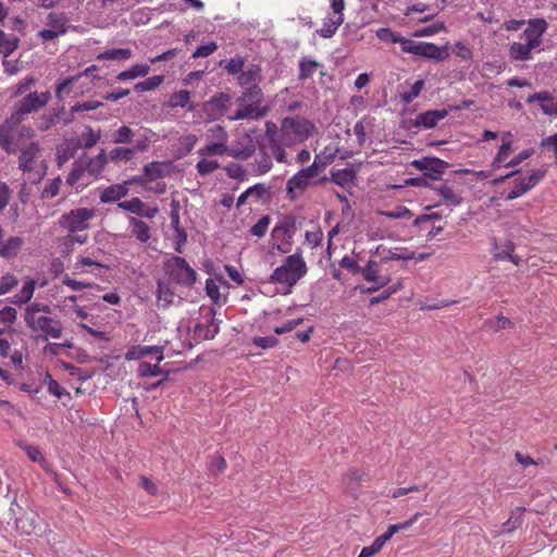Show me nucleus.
<instances>
[{
    "mask_svg": "<svg viewBox=\"0 0 557 557\" xmlns=\"http://www.w3.org/2000/svg\"><path fill=\"white\" fill-rule=\"evenodd\" d=\"M548 28L544 18H531L527 27L519 36L518 41L509 46V55L516 61H528L532 59L534 51H540L543 44V36Z\"/></svg>",
    "mask_w": 557,
    "mask_h": 557,
    "instance_id": "1",
    "label": "nucleus"
},
{
    "mask_svg": "<svg viewBox=\"0 0 557 557\" xmlns=\"http://www.w3.org/2000/svg\"><path fill=\"white\" fill-rule=\"evenodd\" d=\"M363 278L364 284L355 286V290L360 289L361 293H370L380 289L391 282V277L384 272L383 267L376 262L370 261L366 268L359 269L350 261V277Z\"/></svg>",
    "mask_w": 557,
    "mask_h": 557,
    "instance_id": "2",
    "label": "nucleus"
},
{
    "mask_svg": "<svg viewBox=\"0 0 557 557\" xmlns=\"http://www.w3.org/2000/svg\"><path fill=\"white\" fill-rule=\"evenodd\" d=\"M307 273V265L300 253L296 252L288 256L284 263L276 268L270 282L275 284H286L288 287L294 286Z\"/></svg>",
    "mask_w": 557,
    "mask_h": 557,
    "instance_id": "3",
    "label": "nucleus"
},
{
    "mask_svg": "<svg viewBox=\"0 0 557 557\" xmlns=\"http://www.w3.org/2000/svg\"><path fill=\"white\" fill-rule=\"evenodd\" d=\"M11 513L15 517V527L26 535H39L41 532V523L39 516L33 510H24L15 502L11 503Z\"/></svg>",
    "mask_w": 557,
    "mask_h": 557,
    "instance_id": "4",
    "label": "nucleus"
},
{
    "mask_svg": "<svg viewBox=\"0 0 557 557\" xmlns=\"http://www.w3.org/2000/svg\"><path fill=\"white\" fill-rule=\"evenodd\" d=\"M165 270L170 277L176 284L183 286H193L197 278L196 271L190 268L187 261L178 256H173L165 262Z\"/></svg>",
    "mask_w": 557,
    "mask_h": 557,
    "instance_id": "5",
    "label": "nucleus"
},
{
    "mask_svg": "<svg viewBox=\"0 0 557 557\" xmlns=\"http://www.w3.org/2000/svg\"><path fill=\"white\" fill-rule=\"evenodd\" d=\"M545 173L543 169H532L527 174L518 176L513 180L512 187L505 195V199L513 200L523 196L541 182Z\"/></svg>",
    "mask_w": 557,
    "mask_h": 557,
    "instance_id": "6",
    "label": "nucleus"
},
{
    "mask_svg": "<svg viewBox=\"0 0 557 557\" xmlns=\"http://www.w3.org/2000/svg\"><path fill=\"white\" fill-rule=\"evenodd\" d=\"M403 52L442 61L447 57L443 48L432 42H421L405 38L401 47Z\"/></svg>",
    "mask_w": 557,
    "mask_h": 557,
    "instance_id": "7",
    "label": "nucleus"
},
{
    "mask_svg": "<svg viewBox=\"0 0 557 557\" xmlns=\"http://www.w3.org/2000/svg\"><path fill=\"white\" fill-rule=\"evenodd\" d=\"M92 210L87 208L72 210L70 213H65L60 218L59 224L70 233L83 231L88 227L87 221L92 216Z\"/></svg>",
    "mask_w": 557,
    "mask_h": 557,
    "instance_id": "8",
    "label": "nucleus"
},
{
    "mask_svg": "<svg viewBox=\"0 0 557 557\" xmlns=\"http://www.w3.org/2000/svg\"><path fill=\"white\" fill-rule=\"evenodd\" d=\"M231 107V96L225 92H219L202 104V111L208 121L220 120Z\"/></svg>",
    "mask_w": 557,
    "mask_h": 557,
    "instance_id": "9",
    "label": "nucleus"
},
{
    "mask_svg": "<svg viewBox=\"0 0 557 557\" xmlns=\"http://www.w3.org/2000/svg\"><path fill=\"white\" fill-rule=\"evenodd\" d=\"M512 133L505 132L500 136V146L492 160V170L496 171L502 168H511V154L513 152Z\"/></svg>",
    "mask_w": 557,
    "mask_h": 557,
    "instance_id": "10",
    "label": "nucleus"
},
{
    "mask_svg": "<svg viewBox=\"0 0 557 557\" xmlns=\"http://www.w3.org/2000/svg\"><path fill=\"white\" fill-rule=\"evenodd\" d=\"M345 8L344 0H331V9L329 17L324 21L323 27L318 29L317 33L323 38L332 37L338 26L344 21L343 10Z\"/></svg>",
    "mask_w": 557,
    "mask_h": 557,
    "instance_id": "11",
    "label": "nucleus"
},
{
    "mask_svg": "<svg viewBox=\"0 0 557 557\" xmlns=\"http://www.w3.org/2000/svg\"><path fill=\"white\" fill-rule=\"evenodd\" d=\"M411 164L434 180L438 178L447 166L445 161L437 158H423L421 160H413Z\"/></svg>",
    "mask_w": 557,
    "mask_h": 557,
    "instance_id": "12",
    "label": "nucleus"
},
{
    "mask_svg": "<svg viewBox=\"0 0 557 557\" xmlns=\"http://www.w3.org/2000/svg\"><path fill=\"white\" fill-rule=\"evenodd\" d=\"M50 98L51 95L49 91L41 92L40 95L37 92H29L26 97L20 100L16 106L22 109V112L28 114L45 107Z\"/></svg>",
    "mask_w": 557,
    "mask_h": 557,
    "instance_id": "13",
    "label": "nucleus"
},
{
    "mask_svg": "<svg viewBox=\"0 0 557 557\" xmlns=\"http://www.w3.org/2000/svg\"><path fill=\"white\" fill-rule=\"evenodd\" d=\"M215 314L216 311L214 308L209 309L210 325H206L202 323H197L194 327V335L202 341L213 339L215 335L219 333V325L215 323Z\"/></svg>",
    "mask_w": 557,
    "mask_h": 557,
    "instance_id": "14",
    "label": "nucleus"
},
{
    "mask_svg": "<svg viewBox=\"0 0 557 557\" xmlns=\"http://www.w3.org/2000/svg\"><path fill=\"white\" fill-rule=\"evenodd\" d=\"M53 320L49 317L41 315L37 318V329L41 330L45 334L38 335L37 339L47 342L48 335L53 338H60L62 335V327L60 325V322H55V325H52L51 323Z\"/></svg>",
    "mask_w": 557,
    "mask_h": 557,
    "instance_id": "15",
    "label": "nucleus"
},
{
    "mask_svg": "<svg viewBox=\"0 0 557 557\" xmlns=\"http://www.w3.org/2000/svg\"><path fill=\"white\" fill-rule=\"evenodd\" d=\"M527 101L530 103L537 101L544 114L550 116L557 115V97L547 92H537L531 95Z\"/></svg>",
    "mask_w": 557,
    "mask_h": 557,
    "instance_id": "16",
    "label": "nucleus"
},
{
    "mask_svg": "<svg viewBox=\"0 0 557 557\" xmlns=\"http://www.w3.org/2000/svg\"><path fill=\"white\" fill-rule=\"evenodd\" d=\"M446 115H447V111L446 110L426 111V112L420 113L416 117L413 124L417 127L432 128V127L436 126V124L441 120H443Z\"/></svg>",
    "mask_w": 557,
    "mask_h": 557,
    "instance_id": "17",
    "label": "nucleus"
},
{
    "mask_svg": "<svg viewBox=\"0 0 557 557\" xmlns=\"http://www.w3.org/2000/svg\"><path fill=\"white\" fill-rule=\"evenodd\" d=\"M157 354V361L161 362L163 357V347L162 346H133L128 349V351L125 355V358L127 360H135L139 359L141 357Z\"/></svg>",
    "mask_w": 557,
    "mask_h": 557,
    "instance_id": "18",
    "label": "nucleus"
},
{
    "mask_svg": "<svg viewBox=\"0 0 557 557\" xmlns=\"http://www.w3.org/2000/svg\"><path fill=\"white\" fill-rule=\"evenodd\" d=\"M376 252L383 260H410L414 258L412 251L401 247L386 248L381 245L376 248Z\"/></svg>",
    "mask_w": 557,
    "mask_h": 557,
    "instance_id": "19",
    "label": "nucleus"
},
{
    "mask_svg": "<svg viewBox=\"0 0 557 557\" xmlns=\"http://www.w3.org/2000/svg\"><path fill=\"white\" fill-rule=\"evenodd\" d=\"M40 151V147L37 143H30L26 148L22 149L18 158L20 169L24 172L33 171V161Z\"/></svg>",
    "mask_w": 557,
    "mask_h": 557,
    "instance_id": "20",
    "label": "nucleus"
},
{
    "mask_svg": "<svg viewBox=\"0 0 557 557\" xmlns=\"http://www.w3.org/2000/svg\"><path fill=\"white\" fill-rule=\"evenodd\" d=\"M169 166H170V163L153 161V162L147 163L144 166L143 171H144V174H145V177L147 178V181L152 182V181H156L158 178H162V177H165L166 175H169V173H170Z\"/></svg>",
    "mask_w": 557,
    "mask_h": 557,
    "instance_id": "21",
    "label": "nucleus"
},
{
    "mask_svg": "<svg viewBox=\"0 0 557 557\" xmlns=\"http://www.w3.org/2000/svg\"><path fill=\"white\" fill-rule=\"evenodd\" d=\"M128 188L124 184L110 185L101 191L100 201L103 203L115 202L125 197Z\"/></svg>",
    "mask_w": 557,
    "mask_h": 557,
    "instance_id": "22",
    "label": "nucleus"
},
{
    "mask_svg": "<svg viewBox=\"0 0 557 557\" xmlns=\"http://www.w3.org/2000/svg\"><path fill=\"white\" fill-rule=\"evenodd\" d=\"M311 124L299 117H285L282 122V131L286 133H294L296 135H305L308 133V127Z\"/></svg>",
    "mask_w": 557,
    "mask_h": 557,
    "instance_id": "23",
    "label": "nucleus"
},
{
    "mask_svg": "<svg viewBox=\"0 0 557 557\" xmlns=\"http://www.w3.org/2000/svg\"><path fill=\"white\" fill-rule=\"evenodd\" d=\"M262 81L261 69L259 65L252 64L247 71H244L238 76V83L242 87L258 86Z\"/></svg>",
    "mask_w": 557,
    "mask_h": 557,
    "instance_id": "24",
    "label": "nucleus"
},
{
    "mask_svg": "<svg viewBox=\"0 0 557 557\" xmlns=\"http://www.w3.org/2000/svg\"><path fill=\"white\" fill-rule=\"evenodd\" d=\"M214 131L218 132L221 135L223 141H221V143H213V144L207 145L203 149H201L199 151L200 154H208V156H222V154H225V153L228 154V149L224 145V141H225L226 137H227L226 132L220 125H216L214 127Z\"/></svg>",
    "mask_w": 557,
    "mask_h": 557,
    "instance_id": "25",
    "label": "nucleus"
},
{
    "mask_svg": "<svg viewBox=\"0 0 557 557\" xmlns=\"http://www.w3.org/2000/svg\"><path fill=\"white\" fill-rule=\"evenodd\" d=\"M269 111L268 107L263 108H253V107H244L238 108L236 113L233 116H230L232 121H238V120H245V119H252V120H259L267 115Z\"/></svg>",
    "mask_w": 557,
    "mask_h": 557,
    "instance_id": "26",
    "label": "nucleus"
},
{
    "mask_svg": "<svg viewBox=\"0 0 557 557\" xmlns=\"http://www.w3.org/2000/svg\"><path fill=\"white\" fill-rule=\"evenodd\" d=\"M20 45V38L14 35H8L0 28V53L4 58L10 57Z\"/></svg>",
    "mask_w": 557,
    "mask_h": 557,
    "instance_id": "27",
    "label": "nucleus"
},
{
    "mask_svg": "<svg viewBox=\"0 0 557 557\" xmlns=\"http://www.w3.org/2000/svg\"><path fill=\"white\" fill-rule=\"evenodd\" d=\"M310 184V181L305 178L302 174L299 172L295 174L292 178L287 181L286 184V193L289 200L296 199V193L295 190L298 189L300 191H304Z\"/></svg>",
    "mask_w": 557,
    "mask_h": 557,
    "instance_id": "28",
    "label": "nucleus"
},
{
    "mask_svg": "<svg viewBox=\"0 0 557 557\" xmlns=\"http://www.w3.org/2000/svg\"><path fill=\"white\" fill-rule=\"evenodd\" d=\"M158 302L163 301L162 307L168 308L173 304L174 292L171 288V284L169 281L159 280L157 283V292H156Z\"/></svg>",
    "mask_w": 557,
    "mask_h": 557,
    "instance_id": "29",
    "label": "nucleus"
},
{
    "mask_svg": "<svg viewBox=\"0 0 557 557\" xmlns=\"http://www.w3.org/2000/svg\"><path fill=\"white\" fill-rule=\"evenodd\" d=\"M23 245L21 237H10L4 244L0 246V256L5 259L13 258L17 255Z\"/></svg>",
    "mask_w": 557,
    "mask_h": 557,
    "instance_id": "30",
    "label": "nucleus"
},
{
    "mask_svg": "<svg viewBox=\"0 0 557 557\" xmlns=\"http://www.w3.org/2000/svg\"><path fill=\"white\" fill-rule=\"evenodd\" d=\"M438 196L442 197L444 202L448 206L456 207L461 203L462 198L459 193H457L453 187L447 185H442L436 188Z\"/></svg>",
    "mask_w": 557,
    "mask_h": 557,
    "instance_id": "31",
    "label": "nucleus"
},
{
    "mask_svg": "<svg viewBox=\"0 0 557 557\" xmlns=\"http://www.w3.org/2000/svg\"><path fill=\"white\" fill-rule=\"evenodd\" d=\"M34 290H35V281L30 278L27 282H25V284L23 285V287L21 289L20 295H15L10 298V302H12L16 306H22L32 299Z\"/></svg>",
    "mask_w": 557,
    "mask_h": 557,
    "instance_id": "32",
    "label": "nucleus"
},
{
    "mask_svg": "<svg viewBox=\"0 0 557 557\" xmlns=\"http://www.w3.org/2000/svg\"><path fill=\"white\" fill-rule=\"evenodd\" d=\"M129 223L133 225V234L140 243H147L150 239V228L146 222L131 218Z\"/></svg>",
    "mask_w": 557,
    "mask_h": 557,
    "instance_id": "33",
    "label": "nucleus"
},
{
    "mask_svg": "<svg viewBox=\"0 0 557 557\" xmlns=\"http://www.w3.org/2000/svg\"><path fill=\"white\" fill-rule=\"evenodd\" d=\"M67 17L64 13H49L47 16V25L50 29H54L58 33L64 35L67 32Z\"/></svg>",
    "mask_w": 557,
    "mask_h": 557,
    "instance_id": "34",
    "label": "nucleus"
},
{
    "mask_svg": "<svg viewBox=\"0 0 557 557\" xmlns=\"http://www.w3.org/2000/svg\"><path fill=\"white\" fill-rule=\"evenodd\" d=\"M150 71V66L147 64H135L131 69L119 73L116 78L119 81L134 79L137 77L146 76Z\"/></svg>",
    "mask_w": 557,
    "mask_h": 557,
    "instance_id": "35",
    "label": "nucleus"
},
{
    "mask_svg": "<svg viewBox=\"0 0 557 557\" xmlns=\"http://www.w3.org/2000/svg\"><path fill=\"white\" fill-rule=\"evenodd\" d=\"M107 162H108V157L106 154V150L102 149L98 156H96L92 159H89L86 170L91 175H98L103 171Z\"/></svg>",
    "mask_w": 557,
    "mask_h": 557,
    "instance_id": "36",
    "label": "nucleus"
},
{
    "mask_svg": "<svg viewBox=\"0 0 557 557\" xmlns=\"http://www.w3.org/2000/svg\"><path fill=\"white\" fill-rule=\"evenodd\" d=\"M243 100H247V107L259 108L263 100V92L259 86H250L243 92Z\"/></svg>",
    "mask_w": 557,
    "mask_h": 557,
    "instance_id": "37",
    "label": "nucleus"
},
{
    "mask_svg": "<svg viewBox=\"0 0 557 557\" xmlns=\"http://www.w3.org/2000/svg\"><path fill=\"white\" fill-rule=\"evenodd\" d=\"M297 219L294 215H284L280 225L275 226L273 230V235L280 231H282L283 235L290 239L293 237V230L296 226Z\"/></svg>",
    "mask_w": 557,
    "mask_h": 557,
    "instance_id": "38",
    "label": "nucleus"
},
{
    "mask_svg": "<svg viewBox=\"0 0 557 557\" xmlns=\"http://www.w3.org/2000/svg\"><path fill=\"white\" fill-rule=\"evenodd\" d=\"M164 82V75H154L135 84V91H148L158 88Z\"/></svg>",
    "mask_w": 557,
    "mask_h": 557,
    "instance_id": "39",
    "label": "nucleus"
},
{
    "mask_svg": "<svg viewBox=\"0 0 557 557\" xmlns=\"http://www.w3.org/2000/svg\"><path fill=\"white\" fill-rule=\"evenodd\" d=\"M44 382L47 384L49 393L55 396L57 398H62L63 396H67L69 398H71V394L64 387H62L55 380H53L49 372H46Z\"/></svg>",
    "mask_w": 557,
    "mask_h": 557,
    "instance_id": "40",
    "label": "nucleus"
},
{
    "mask_svg": "<svg viewBox=\"0 0 557 557\" xmlns=\"http://www.w3.org/2000/svg\"><path fill=\"white\" fill-rule=\"evenodd\" d=\"M132 57V50L128 48H117L106 50L99 54L98 59L102 60H128Z\"/></svg>",
    "mask_w": 557,
    "mask_h": 557,
    "instance_id": "41",
    "label": "nucleus"
},
{
    "mask_svg": "<svg viewBox=\"0 0 557 557\" xmlns=\"http://www.w3.org/2000/svg\"><path fill=\"white\" fill-rule=\"evenodd\" d=\"M197 141V137L195 135H187L180 139V147L176 150V158L181 159L190 153L194 149V146Z\"/></svg>",
    "mask_w": 557,
    "mask_h": 557,
    "instance_id": "42",
    "label": "nucleus"
},
{
    "mask_svg": "<svg viewBox=\"0 0 557 557\" xmlns=\"http://www.w3.org/2000/svg\"><path fill=\"white\" fill-rule=\"evenodd\" d=\"M423 86H424L423 79L416 81L413 84L410 85L408 90H405L400 94L401 101L405 103H410L413 99H416L420 95Z\"/></svg>",
    "mask_w": 557,
    "mask_h": 557,
    "instance_id": "43",
    "label": "nucleus"
},
{
    "mask_svg": "<svg viewBox=\"0 0 557 557\" xmlns=\"http://www.w3.org/2000/svg\"><path fill=\"white\" fill-rule=\"evenodd\" d=\"M190 99V92L188 90H180L176 92H173L170 96V99L168 101V107L170 108H184L188 104Z\"/></svg>",
    "mask_w": 557,
    "mask_h": 557,
    "instance_id": "44",
    "label": "nucleus"
},
{
    "mask_svg": "<svg viewBox=\"0 0 557 557\" xmlns=\"http://www.w3.org/2000/svg\"><path fill=\"white\" fill-rule=\"evenodd\" d=\"M319 63L314 60L301 59L299 62V79L305 81L312 76Z\"/></svg>",
    "mask_w": 557,
    "mask_h": 557,
    "instance_id": "45",
    "label": "nucleus"
},
{
    "mask_svg": "<svg viewBox=\"0 0 557 557\" xmlns=\"http://www.w3.org/2000/svg\"><path fill=\"white\" fill-rule=\"evenodd\" d=\"M135 156V149L125 148V147H116L110 152V160L113 162H119L121 160L127 162L131 161Z\"/></svg>",
    "mask_w": 557,
    "mask_h": 557,
    "instance_id": "46",
    "label": "nucleus"
},
{
    "mask_svg": "<svg viewBox=\"0 0 557 557\" xmlns=\"http://www.w3.org/2000/svg\"><path fill=\"white\" fill-rule=\"evenodd\" d=\"M386 542L387 539L384 536V534L376 537L370 546L363 547L361 549L358 557H372L383 548Z\"/></svg>",
    "mask_w": 557,
    "mask_h": 557,
    "instance_id": "47",
    "label": "nucleus"
},
{
    "mask_svg": "<svg viewBox=\"0 0 557 557\" xmlns=\"http://www.w3.org/2000/svg\"><path fill=\"white\" fill-rule=\"evenodd\" d=\"M117 207L138 215L139 213H143V209H145V203L139 198L136 197L127 201L119 202Z\"/></svg>",
    "mask_w": 557,
    "mask_h": 557,
    "instance_id": "48",
    "label": "nucleus"
},
{
    "mask_svg": "<svg viewBox=\"0 0 557 557\" xmlns=\"http://www.w3.org/2000/svg\"><path fill=\"white\" fill-rule=\"evenodd\" d=\"M376 36L382 41L400 44L401 47H403V41L405 40L404 37L395 34L389 28H385V27L379 28L376 30Z\"/></svg>",
    "mask_w": 557,
    "mask_h": 557,
    "instance_id": "49",
    "label": "nucleus"
},
{
    "mask_svg": "<svg viewBox=\"0 0 557 557\" xmlns=\"http://www.w3.org/2000/svg\"><path fill=\"white\" fill-rule=\"evenodd\" d=\"M134 133L131 127L123 125L116 129L112 135V141L114 144H127L131 141Z\"/></svg>",
    "mask_w": 557,
    "mask_h": 557,
    "instance_id": "50",
    "label": "nucleus"
},
{
    "mask_svg": "<svg viewBox=\"0 0 557 557\" xmlns=\"http://www.w3.org/2000/svg\"><path fill=\"white\" fill-rule=\"evenodd\" d=\"M419 517H420V513L417 512L416 515H413V517L411 519H409L403 523L389 525L387 532L384 533V536H386V539L388 541L397 532L410 528L418 520Z\"/></svg>",
    "mask_w": 557,
    "mask_h": 557,
    "instance_id": "51",
    "label": "nucleus"
},
{
    "mask_svg": "<svg viewBox=\"0 0 557 557\" xmlns=\"http://www.w3.org/2000/svg\"><path fill=\"white\" fill-rule=\"evenodd\" d=\"M10 129L0 126V147L8 153H14L16 151L13 145V137L9 133Z\"/></svg>",
    "mask_w": 557,
    "mask_h": 557,
    "instance_id": "52",
    "label": "nucleus"
},
{
    "mask_svg": "<svg viewBox=\"0 0 557 557\" xmlns=\"http://www.w3.org/2000/svg\"><path fill=\"white\" fill-rule=\"evenodd\" d=\"M83 138H85V143L83 145L78 143L75 148L84 147L85 149H91L99 141L100 132L95 133L90 126H87L86 133L83 134Z\"/></svg>",
    "mask_w": 557,
    "mask_h": 557,
    "instance_id": "53",
    "label": "nucleus"
},
{
    "mask_svg": "<svg viewBox=\"0 0 557 557\" xmlns=\"http://www.w3.org/2000/svg\"><path fill=\"white\" fill-rule=\"evenodd\" d=\"M139 376H157L164 374V371L158 364H150L148 362H141L138 367Z\"/></svg>",
    "mask_w": 557,
    "mask_h": 557,
    "instance_id": "54",
    "label": "nucleus"
},
{
    "mask_svg": "<svg viewBox=\"0 0 557 557\" xmlns=\"http://www.w3.org/2000/svg\"><path fill=\"white\" fill-rule=\"evenodd\" d=\"M25 113L22 112V109L15 106L14 112L8 117L1 126L4 128L13 129L15 128L22 121H24Z\"/></svg>",
    "mask_w": 557,
    "mask_h": 557,
    "instance_id": "55",
    "label": "nucleus"
},
{
    "mask_svg": "<svg viewBox=\"0 0 557 557\" xmlns=\"http://www.w3.org/2000/svg\"><path fill=\"white\" fill-rule=\"evenodd\" d=\"M18 284V280L11 273H7L0 278V295H4Z\"/></svg>",
    "mask_w": 557,
    "mask_h": 557,
    "instance_id": "56",
    "label": "nucleus"
},
{
    "mask_svg": "<svg viewBox=\"0 0 557 557\" xmlns=\"http://www.w3.org/2000/svg\"><path fill=\"white\" fill-rule=\"evenodd\" d=\"M454 53L461 60L463 61H468V60H471L472 59V50L471 48L469 47V45L462 42V41H458L455 44L454 46Z\"/></svg>",
    "mask_w": 557,
    "mask_h": 557,
    "instance_id": "57",
    "label": "nucleus"
},
{
    "mask_svg": "<svg viewBox=\"0 0 557 557\" xmlns=\"http://www.w3.org/2000/svg\"><path fill=\"white\" fill-rule=\"evenodd\" d=\"M200 175H207L212 173L219 168V163L215 160L201 159L196 165Z\"/></svg>",
    "mask_w": 557,
    "mask_h": 557,
    "instance_id": "58",
    "label": "nucleus"
},
{
    "mask_svg": "<svg viewBox=\"0 0 557 557\" xmlns=\"http://www.w3.org/2000/svg\"><path fill=\"white\" fill-rule=\"evenodd\" d=\"M253 345L262 349L275 347L278 344V339L275 336H256L252 338Z\"/></svg>",
    "mask_w": 557,
    "mask_h": 557,
    "instance_id": "59",
    "label": "nucleus"
},
{
    "mask_svg": "<svg viewBox=\"0 0 557 557\" xmlns=\"http://www.w3.org/2000/svg\"><path fill=\"white\" fill-rule=\"evenodd\" d=\"M270 224V216L263 215L250 230L251 234L257 237H262L268 230Z\"/></svg>",
    "mask_w": 557,
    "mask_h": 557,
    "instance_id": "60",
    "label": "nucleus"
},
{
    "mask_svg": "<svg viewBox=\"0 0 557 557\" xmlns=\"http://www.w3.org/2000/svg\"><path fill=\"white\" fill-rule=\"evenodd\" d=\"M59 122V113H50L48 115H42L40 117V122L38 123V129L48 131L53 125Z\"/></svg>",
    "mask_w": 557,
    "mask_h": 557,
    "instance_id": "61",
    "label": "nucleus"
},
{
    "mask_svg": "<svg viewBox=\"0 0 557 557\" xmlns=\"http://www.w3.org/2000/svg\"><path fill=\"white\" fill-rule=\"evenodd\" d=\"M218 49V46L215 42L211 41L206 45L199 46L195 52L193 53V58H206L210 54H212Z\"/></svg>",
    "mask_w": 557,
    "mask_h": 557,
    "instance_id": "62",
    "label": "nucleus"
},
{
    "mask_svg": "<svg viewBox=\"0 0 557 557\" xmlns=\"http://www.w3.org/2000/svg\"><path fill=\"white\" fill-rule=\"evenodd\" d=\"M85 168L77 164V162L74 163V168L72 169V171L70 172L67 178H66V183L70 185V186H74L83 176L84 172H85Z\"/></svg>",
    "mask_w": 557,
    "mask_h": 557,
    "instance_id": "63",
    "label": "nucleus"
},
{
    "mask_svg": "<svg viewBox=\"0 0 557 557\" xmlns=\"http://www.w3.org/2000/svg\"><path fill=\"white\" fill-rule=\"evenodd\" d=\"M227 175L235 180H244L246 171L239 163H231L225 168Z\"/></svg>",
    "mask_w": 557,
    "mask_h": 557,
    "instance_id": "64",
    "label": "nucleus"
}]
</instances>
